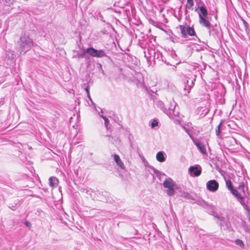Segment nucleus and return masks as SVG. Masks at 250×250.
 I'll return each instance as SVG.
<instances>
[{"instance_id": "15", "label": "nucleus", "mask_w": 250, "mask_h": 250, "mask_svg": "<svg viewBox=\"0 0 250 250\" xmlns=\"http://www.w3.org/2000/svg\"><path fill=\"white\" fill-rule=\"evenodd\" d=\"M221 125L222 123H220L215 129V132L217 136H219L220 134Z\"/></svg>"}, {"instance_id": "14", "label": "nucleus", "mask_w": 250, "mask_h": 250, "mask_svg": "<svg viewBox=\"0 0 250 250\" xmlns=\"http://www.w3.org/2000/svg\"><path fill=\"white\" fill-rule=\"evenodd\" d=\"M235 244L237 245H239V246H240L241 248H244V247H245V245L243 243V242L240 240V239H236L235 241Z\"/></svg>"}, {"instance_id": "13", "label": "nucleus", "mask_w": 250, "mask_h": 250, "mask_svg": "<svg viewBox=\"0 0 250 250\" xmlns=\"http://www.w3.org/2000/svg\"><path fill=\"white\" fill-rule=\"evenodd\" d=\"M226 185L229 190L232 189V188H233L232 183L230 180L226 181Z\"/></svg>"}, {"instance_id": "7", "label": "nucleus", "mask_w": 250, "mask_h": 250, "mask_svg": "<svg viewBox=\"0 0 250 250\" xmlns=\"http://www.w3.org/2000/svg\"><path fill=\"white\" fill-rule=\"evenodd\" d=\"M114 159L116 164L121 168L124 169L125 168V166L124 163L121 161L119 155L117 154L114 155Z\"/></svg>"}, {"instance_id": "4", "label": "nucleus", "mask_w": 250, "mask_h": 250, "mask_svg": "<svg viewBox=\"0 0 250 250\" xmlns=\"http://www.w3.org/2000/svg\"><path fill=\"white\" fill-rule=\"evenodd\" d=\"M207 187L208 190L210 191H215L219 188L218 182L215 180H210L207 183Z\"/></svg>"}, {"instance_id": "3", "label": "nucleus", "mask_w": 250, "mask_h": 250, "mask_svg": "<svg viewBox=\"0 0 250 250\" xmlns=\"http://www.w3.org/2000/svg\"><path fill=\"white\" fill-rule=\"evenodd\" d=\"M86 52L93 57L101 58L105 56V54L103 50H98L93 47L88 48L86 50Z\"/></svg>"}, {"instance_id": "17", "label": "nucleus", "mask_w": 250, "mask_h": 250, "mask_svg": "<svg viewBox=\"0 0 250 250\" xmlns=\"http://www.w3.org/2000/svg\"><path fill=\"white\" fill-rule=\"evenodd\" d=\"M235 196L238 199H240L241 200H243L244 199V198L241 195L240 193H238V192H237V193H236Z\"/></svg>"}, {"instance_id": "23", "label": "nucleus", "mask_w": 250, "mask_h": 250, "mask_svg": "<svg viewBox=\"0 0 250 250\" xmlns=\"http://www.w3.org/2000/svg\"><path fill=\"white\" fill-rule=\"evenodd\" d=\"M25 225H26V226H27V227H31V225L30 223L29 222H28V221H26V222H25Z\"/></svg>"}, {"instance_id": "6", "label": "nucleus", "mask_w": 250, "mask_h": 250, "mask_svg": "<svg viewBox=\"0 0 250 250\" xmlns=\"http://www.w3.org/2000/svg\"><path fill=\"white\" fill-rule=\"evenodd\" d=\"M199 22L200 24H202L203 26L209 27L210 26V22L206 19V17H203L201 15H199Z\"/></svg>"}, {"instance_id": "19", "label": "nucleus", "mask_w": 250, "mask_h": 250, "mask_svg": "<svg viewBox=\"0 0 250 250\" xmlns=\"http://www.w3.org/2000/svg\"><path fill=\"white\" fill-rule=\"evenodd\" d=\"M235 196L238 199H240L241 200H243L244 199V198L241 195L240 193H238V192H237V193H236Z\"/></svg>"}, {"instance_id": "11", "label": "nucleus", "mask_w": 250, "mask_h": 250, "mask_svg": "<svg viewBox=\"0 0 250 250\" xmlns=\"http://www.w3.org/2000/svg\"><path fill=\"white\" fill-rule=\"evenodd\" d=\"M195 145L199 149V150L202 153H206V149L205 146L203 144L199 143H195Z\"/></svg>"}, {"instance_id": "2", "label": "nucleus", "mask_w": 250, "mask_h": 250, "mask_svg": "<svg viewBox=\"0 0 250 250\" xmlns=\"http://www.w3.org/2000/svg\"><path fill=\"white\" fill-rule=\"evenodd\" d=\"M179 28L181 31L183 37L186 38L188 35L192 36L196 35L195 30L193 27L189 26H185L184 25H180Z\"/></svg>"}, {"instance_id": "8", "label": "nucleus", "mask_w": 250, "mask_h": 250, "mask_svg": "<svg viewBox=\"0 0 250 250\" xmlns=\"http://www.w3.org/2000/svg\"><path fill=\"white\" fill-rule=\"evenodd\" d=\"M49 185L52 188L57 186L59 184V181L58 179L55 177H50L49 179Z\"/></svg>"}, {"instance_id": "1", "label": "nucleus", "mask_w": 250, "mask_h": 250, "mask_svg": "<svg viewBox=\"0 0 250 250\" xmlns=\"http://www.w3.org/2000/svg\"><path fill=\"white\" fill-rule=\"evenodd\" d=\"M163 186L165 188H167L166 192L168 196L173 195L177 188L176 183L170 178L165 179L163 182Z\"/></svg>"}, {"instance_id": "9", "label": "nucleus", "mask_w": 250, "mask_h": 250, "mask_svg": "<svg viewBox=\"0 0 250 250\" xmlns=\"http://www.w3.org/2000/svg\"><path fill=\"white\" fill-rule=\"evenodd\" d=\"M193 5H194V1L193 0H187V3L186 4V8L187 10L188 9L193 10Z\"/></svg>"}, {"instance_id": "22", "label": "nucleus", "mask_w": 250, "mask_h": 250, "mask_svg": "<svg viewBox=\"0 0 250 250\" xmlns=\"http://www.w3.org/2000/svg\"><path fill=\"white\" fill-rule=\"evenodd\" d=\"M230 191L232 193V194L234 195H235L238 192L236 189L234 188H232V189L230 190Z\"/></svg>"}, {"instance_id": "16", "label": "nucleus", "mask_w": 250, "mask_h": 250, "mask_svg": "<svg viewBox=\"0 0 250 250\" xmlns=\"http://www.w3.org/2000/svg\"><path fill=\"white\" fill-rule=\"evenodd\" d=\"M158 123L156 120H154L151 124V127L153 128L155 126H158Z\"/></svg>"}, {"instance_id": "18", "label": "nucleus", "mask_w": 250, "mask_h": 250, "mask_svg": "<svg viewBox=\"0 0 250 250\" xmlns=\"http://www.w3.org/2000/svg\"><path fill=\"white\" fill-rule=\"evenodd\" d=\"M235 196L238 199H240L241 200H243L244 199V198L241 195L240 193H238V192H237V193H236Z\"/></svg>"}, {"instance_id": "10", "label": "nucleus", "mask_w": 250, "mask_h": 250, "mask_svg": "<svg viewBox=\"0 0 250 250\" xmlns=\"http://www.w3.org/2000/svg\"><path fill=\"white\" fill-rule=\"evenodd\" d=\"M156 159L157 161L160 162H163L165 161V158L164 155V153L162 151H159L156 155Z\"/></svg>"}, {"instance_id": "24", "label": "nucleus", "mask_w": 250, "mask_h": 250, "mask_svg": "<svg viewBox=\"0 0 250 250\" xmlns=\"http://www.w3.org/2000/svg\"><path fill=\"white\" fill-rule=\"evenodd\" d=\"M89 86H87V87H86V88H85V90H86V92H87V93L88 94H89Z\"/></svg>"}, {"instance_id": "12", "label": "nucleus", "mask_w": 250, "mask_h": 250, "mask_svg": "<svg viewBox=\"0 0 250 250\" xmlns=\"http://www.w3.org/2000/svg\"><path fill=\"white\" fill-rule=\"evenodd\" d=\"M200 11L201 13V15L203 16V17H206L208 15V11L206 8L204 6H201L200 7Z\"/></svg>"}, {"instance_id": "20", "label": "nucleus", "mask_w": 250, "mask_h": 250, "mask_svg": "<svg viewBox=\"0 0 250 250\" xmlns=\"http://www.w3.org/2000/svg\"><path fill=\"white\" fill-rule=\"evenodd\" d=\"M102 118H103V119L105 121V125L107 126V125L109 123V120L108 119H107V118H106V117L105 116H102Z\"/></svg>"}, {"instance_id": "21", "label": "nucleus", "mask_w": 250, "mask_h": 250, "mask_svg": "<svg viewBox=\"0 0 250 250\" xmlns=\"http://www.w3.org/2000/svg\"><path fill=\"white\" fill-rule=\"evenodd\" d=\"M238 189L240 190H242L244 191V184L243 183H241L238 187Z\"/></svg>"}, {"instance_id": "25", "label": "nucleus", "mask_w": 250, "mask_h": 250, "mask_svg": "<svg viewBox=\"0 0 250 250\" xmlns=\"http://www.w3.org/2000/svg\"><path fill=\"white\" fill-rule=\"evenodd\" d=\"M249 221L250 222V218H249Z\"/></svg>"}, {"instance_id": "5", "label": "nucleus", "mask_w": 250, "mask_h": 250, "mask_svg": "<svg viewBox=\"0 0 250 250\" xmlns=\"http://www.w3.org/2000/svg\"><path fill=\"white\" fill-rule=\"evenodd\" d=\"M188 171L191 176L197 177L201 174L202 169L201 167L198 168L196 166H191L189 168Z\"/></svg>"}]
</instances>
